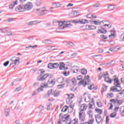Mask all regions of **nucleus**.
<instances>
[{"label": "nucleus", "mask_w": 124, "mask_h": 124, "mask_svg": "<svg viewBox=\"0 0 124 124\" xmlns=\"http://www.w3.org/2000/svg\"><path fill=\"white\" fill-rule=\"evenodd\" d=\"M21 90H22V88L21 87H18L15 89V92H20V91H21Z\"/></svg>", "instance_id": "nucleus-58"}, {"label": "nucleus", "mask_w": 124, "mask_h": 124, "mask_svg": "<svg viewBox=\"0 0 124 124\" xmlns=\"http://www.w3.org/2000/svg\"><path fill=\"white\" fill-rule=\"evenodd\" d=\"M37 47H38V46L35 45L34 46H26L25 48H26V49H28V48H32V49H35V48H37Z\"/></svg>", "instance_id": "nucleus-37"}, {"label": "nucleus", "mask_w": 124, "mask_h": 124, "mask_svg": "<svg viewBox=\"0 0 124 124\" xmlns=\"http://www.w3.org/2000/svg\"><path fill=\"white\" fill-rule=\"evenodd\" d=\"M90 81L91 80H90V76H86L85 77L84 79L78 82V86H81V85H82L83 87H85V86L88 85V83H89V82H90Z\"/></svg>", "instance_id": "nucleus-4"}, {"label": "nucleus", "mask_w": 124, "mask_h": 124, "mask_svg": "<svg viewBox=\"0 0 124 124\" xmlns=\"http://www.w3.org/2000/svg\"><path fill=\"white\" fill-rule=\"evenodd\" d=\"M71 82H72V83L73 84V85H76V84H77L76 78H73L71 79Z\"/></svg>", "instance_id": "nucleus-49"}, {"label": "nucleus", "mask_w": 124, "mask_h": 124, "mask_svg": "<svg viewBox=\"0 0 124 124\" xmlns=\"http://www.w3.org/2000/svg\"><path fill=\"white\" fill-rule=\"evenodd\" d=\"M110 34L108 35L109 38L110 39H114L117 37V34L116 33V31L114 29L110 31Z\"/></svg>", "instance_id": "nucleus-11"}, {"label": "nucleus", "mask_w": 124, "mask_h": 124, "mask_svg": "<svg viewBox=\"0 0 124 124\" xmlns=\"http://www.w3.org/2000/svg\"><path fill=\"white\" fill-rule=\"evenodd\" d=\"M45 83H42L41 84L40 87L38 88V91H40V92L43 91V88H47V86H44V84Z\"/></svg>", "instance_id": "nucleus-24"}, {"label": "nucleus", "mask_w": 124, "mask_h": 124, "mask_svg": "<svg viewBox=\"0 0 124 124\" xmlns=\"http://www.w3.org/2000/svg\"><path fill=\"white\" fill-rule=\"evenodd\" d=\"M8 29L7 28H2L0 29V31H2V32H4V33H6L7 32V31H8Z\"/></svg>", "instance_id": "nucleus-40"}, {"label": "nucleus", "mask_w": 124, "mask_h": 124, "mask_svg": "<svg viewBox=\"0 0 124 124\" xmlns=\"http://www.w3.org/2000/svg\"><path fill=\"white\" fill-rule=\"evenodd\" d=\"M88 106H86L85 104H82L80 106V108H79V111H81L82 112H84V111H86L87 110Z\"/></svg>", "instance_id": "nucleus-20"}, {"label": "nucleus", "mask_w": 124, "mask_h": 124, "mask_svg": "<svg viewBox=\"0 0 124 124\" xmlns=\"http://www.w3.org/2000/svg\"><path fill=\"white\" fill-rule=\"evenodd\" d=\"M67 109H68V107L65 106L63 107L61 111L62 112H66L67 111Z\"/></svg>", "instance_id": "nucleus-41"}, {"label": "nucleus", "mask_w": 124, "mask_h": 124, "mask_svg": "<svg viewBox=\"0 0 124 124\" xmlns=\"http://www.w3.org/2000/svg\"><path fill=\"white\" fill-rule=\"evenodd\" d=\"M95 111L96 112H97V113L100 114V115H101V114L102 113V110H101V109H100L99 108H95Z\"/></svg>", "instance_id": "nucleus-45"}, {"label": "nucleus", "mask_w": 124, "mask_h": 124, "mask_svg": "<svg viewBox=\"0 0 124 124\" xmlns=\"http://www.w3.org/2000/svg\"><path fill=\"white\" fill-rule=\"evenodd\" d=\"M63 81H64V78H59L57 79L58 83H63Z\"/></svg>", "instance_id": "nucleus-31"}, {"label": "nucleus", "mask_w": 124, "mask_h": 124, "mask_svg": "<svg viewBox=\"0 0 124 124\" xmlns=\"http://www.w3.org/2000/svg\"><path fill=\"white\" fill-rule=\"evenodd\" d=\"M116 116H117V113L116 112H112L110 114V118H115Z\"/></svg>", "instance_id": "nucleus-43"}, {"label": "nucleus", "mask_w": 124, "mask_h": 124, "mask_svg": "<svg viewBox=\"0 0 124 124\" xmlns=\"http://www.w3.org/2000/svg\"><path fill=\"white\" fill-rule=\"evenodd\" d=\"M7 35H14V34L12 33L11 31H9V29H8V31L6 32Z\"/></svg>", "instance_id": "nucleus-52"}, {"label": "nucleus", "mask_w": 124, "mask_h": 124, "mask_svg": "<svg viewBox=\"0 0 124 124\" xmlns=\"http://www.w3.org/2000/svg\"><path fill=\"white\" fill-rule=\"evenodd\" d=\"M98 29V30L97 31V33H106L107 32V31L102 26L99 27Z\"/></svg>", "instance_id": "nucleus-13"}, {"label": "nucleus", "mask_w": 124, "mask_h": 124, "mask_svg": "<svg viewBox=\"0 0 124 124\" xmlns=\"http://www.w3.org/2000/svg\"><path fill=\"white\" fill-rule=\"evenodd\" d=\"M42 2V0H37L35 2V4L36 6H40Z\"/></svg>", "instance_id": "nucleus-28"}, {"label": "nucleus", "mask_w": 124, "mask_h": 124, "mask_svg": "<svg viewBox=\"0 0 124 124\" xmlns=\"http://www.w3.org/2000/svg\"><path fill=\"white\" fill-rule=\"evenodd\" d=\"M106 91H107V86L106 85L103 86L101 89V92H106Z\"/></svg>", "instance_id": "nucleus-39"}, {"label": "nucleus", "mask_w": 124, "mask_h": 124, "mask_svg": "<svg viewBox=\"0 0 124 124\" xmlns=\"http://www.w3.org/2000/svg\"><path fill=\"white\" fill-rule=\"evenodd\" d=\"M91 101V98L90 97V95H87V96L85 98V102H90Z\"/></svg>", "instance_id": "nucleus-38"}, {"label": "nucleus", "mask_w": 124, "mask_h": 124, "mask_svg": "<svg viewBox=\"0 0 124 124\" xmlns=\"http://www.w3.org/2000/svg\"><path fill=\"white\" fill-rule=\"evenodd\" d=\"M120 112L121 116L124 117V106L120 108Z\"/></svg>", "instance_id": "nucleus-27"}, {"label": "nucleus", "mask_w": 124, "mask_h": 124, "mask_svg": "<svg viewBox=\"0 0 124 124\" xmlns=\"http://www.w3.org/2000/svg\"><path fill=\"white\" fill-rule=\"evenodd\" d=\"M94 122V120L91 118V119L89 120L88 122H87L88 124H93V123Z\"/></svg>", "instance_id": "nucleus-51"}, {"label": "nucleus", "mask_w": 124, "mask_h": 124, "mask_svg": "<svg viewBox=\"0 0 124 124\" xmlns=\"http://www.w3.org/2000/svg\"><path fill=\"white\" fill-rule=\"evenodd\" d=\"M52 6H54V7H56V8H58V7H61L62 4H60V3H52Z\"/></svg>", "instance_id": "nucleus-25"}, {"label": "nucleus", "mask_w": 124, "mask_h": 124, "mask_svg": "<svg viewBox=\"0 0 124 124\" xmlns=\"http://www.w3.org/2000/svg\"><path fill=\"white\" fill-rule=\"evenodd\" d=\"M101 37L103 39H107V38H108V37H107V36H105L104 35H101Z\"/></svg>", "instance_id": "nucleus-63"}, {"label": "nucleus", "mask_w": 124, "mask_h": 124, "mask_svg": "<svg viewBox=\"0 0 124 124\" xmlns=\"http://www.w3.org/2000/svg\"><path fill=\"white\" fill-rule=\"evenodd\" d=\"M116 48H117V47L114 46L113 48H110L109 50L110 51V52H115V49Z\"/></svg>", "instance_id": "nucleus-60"}, {"label": "nucleus", "mask_w": 124, "mask_h": 124, "mask_svg": "<svg viewBox=\"0 0 124 124\" xmlns=\"http://www.w3.org/2000/svg\"><path fill=\"white\" fill-rule=\"evenodd\" d=\"M107 97L108 98H112L114 97V94L112 93L107 94Z\"/></svg>", "instance_id": "nucleus-46"}, {"label": "nucleus", "mask_w": 124, "mask_h": 124, "mask_svg": "<svg viewBox=\"0 0 124 124\" xmlns=\"http://www.w3.org/2000/svg\"><path fill=\"white\" fill-rule=\"evenodd\" d=\"M69 73H70L69 71H65L63 72L62 74L63 75H64V76H68V75H69Z\"/></svg>", "instance_id": "nucleus-36"}, {"label": "nucleus", "mask_w": 124, "mask_h": 124, "mask_svg": "<svg viewBox=\"0 0 124 124\" xmlns=\"http://www.w3.org/2000/svg\"><path fill=\"white\" fill-rule=\"evenodd\" d=\"M38 22L37 21H31L29 23H28L29 26H32L33 25H35L36 24H38Z\"/></svg>", "instance_id": "nucleus-29"}, {"label": "nucleus", "mask_w": 124, "mask_h": 124, "mask_svg": "<svg viewBox=\"0 0 124 124\" xmlns=\"http://www.w3.org/2000/svg\"><path fill=\"white\" fill-rule=\"evenodd\" d=\"M59 29H62L63 30L64 28H68L69 26H71V24H67V22L66 21H60L59 22Z\"/></svg>", "instance_id": "nucleus-7"}, {"label": "nucleus", "mask_w": 124, "mask_h": 124, "mask_svg": "<svg viewBox=\"0 0 124 124\" xmlns=\"http://www.w3.org/2000/svg\"><path fill=\"white\" fill-rule=\"evenodd\" d=\"M51 77L49 74H46L43 76L40 75L38 77V81H41L42 82H43V81H45L46 80H47V79H49Z\"/></svg>", "instance_id": "nucleus-10"}, {"label": "nucleus", "mask_w": 124, "mask_h": 124, "mask_svg": "<svg viewBox=\"0 0 124 124\" xmlns=\"http://www.w3.org/2000/svg\"><path fill=\"white\" fill-rule=\"evenodd\" d=\"M81 73L83 74V75H86V74H87V70L85 69H82Z\"/></svg>", "instance_id": "nucleus-47"}, {"label": "nucleus", "mask_w": 124, "mask_h": 124, "mask_svg": "<svg viewBox=\"0 0 124 124\" xmlns=\"http://www.w3.org/2000/svg\"><path fill=\"white\" fill-rule=\"evenodd\" d=\"M102 76L104 77L105 79V81L107 82V83H108L109 84H111V83H112L113 80L109 78V77L108 76V72H106L103 75H101V74H100L98 76V80H101V78H102Z\"/></svg>", "instance_id": "nucleus-2"}, {"label": "nucleus", "mask_w": 124, "mask_h": 124, "mask_svg": "<svg viewBox=\"0 0 124 124\" xmlns=\"http://www.w3.org/2000/svg\"><path fill=\"white\" fill-rule=\"evenodd\" d=\"M66 102L67 104H70V106L71 107V108H72V107H71V99H69L68 98H66Z\"/></svg>", "instance_id": "nucleus-33"}, {"label": "nucleus", "mask_w": 124, "mask_h": 124, "mask_svg": "<svg viewBox=\"0 0 124 124\" xmlns=\"http://www.w3.org/2000/svg\"><path fill=\"white\" fill-rule=\"evenodd\" d=\"M121 41H124V33H122L120 36Z\"/></svg>", "instance_id": "nucleus-54"}, {"label": "nucleus", "mask_w": 124, "mask_h": 124, "mask_svg": "<svg viewBox=\"0 0 124 124\" xmlns=\"http://www.w3.org/2000/svg\"><path fill=\"white\" fill-rule=\"evenodd\" d=\"M99 5H100V4H99L98 3H96V4L93 5V7H99Z\"/></svg>", "instance_id": "nucleus-64"}, {"label": "nucleus", "mask_w": 124, "mask_h": 124, "mask_svg": "<svg viewBox=\"0 0 124 124\" xmlns=\"http://www.w3.org/2000/svg\"><path fill=\"white\" fill-rule=\"evenodd\" d=\"M94 88V85L93 84L90 85V86H88V89L89 90H93Z\"/></svg>", "instance_id": "nucleus-55"}, {"label": "nucleus", "mask_w": 124, "mask_h": 124, "mask_svg": "<svg viewBox=\"0 0 124 124\" xmlns=\"http://www.w3.org/2000/svg\"><path fill=\"white\" fill-rule=\"evenodd\" d=\"M23 6L24 11H30V10L32 9V7H33L32 3L31 2H28L24 5H23Z\"/></svg>", "instance_id": "nucleus-5"}, {"label": "nucleus", "mask_w": 124, "mask_h": 124, "mask_svg": "<svg viewBox=\"0 0 124 124\" xmlns=\"http://www.w3.org/2000/svg\"><path fill=\"white\" fill-rule=\"evenodd\" d=\"M18 4V0H15L13 1L9 5V8L10 9H13L15 7L16 5H17Z\"/></svg>", "instance_id": "nucleus-16"}, {"label": "nucleus", "mask_w": 124, "mask_h": 124, "mask_svg": "<svg viewBox=\"0 0 124 124\" xmlns=\"http://www.w3.org/2000/svg\"><path fill=\"white\" fill-rule=\"evenodd\" d=\"M110 102H112V103H114V104L117 103V100L114 99H111L109 100Z\"/></svg>", "instance_id": "nucleus-59"}, {"label": "nucleus", "mask_w": 124, "mask_h": 124, "mask_svg": "<svg viewBox=\"0 0 124 124\" xmlns=\"http://www.w3.org/2000/svg\"><path fill=\"white\" fill-rule=\"evenodd\" d=\"M35 11V12H38L40 11L38 14L39 16H43V15H45L46 13H48V10H47L46 7H43L41 9H36Z\"/></svg>", "instance_id": "nucleus-3"}, {"label": "nucleus", "mask_w": 124, "mask_h": 124, "mask_svg": "<svg viewBox=\"0 0 124 124\" xmlns=\"http://www.w3.org/2000/svg\"><path fill=\"white\" fill-rule=\"evenodd\" d=\"M77 24H78L79 23V24H88L89 23V21L87 20L86 19H79L77 21L75 22Z\"/></svg>", "instance_id": "nucleus-18"}, {"label": "nucleus", "mask_w": 124, "mask_h": 124, "mask_svg": "<svg viewBox=\"0 0 124 124\" xmlns=\"http://www.w3.org/2000/svg\"><path fill=\"white\" fill-rule=\"evenodd\" d=\"M47 67L49 69H54V65L52 63H49L47 65Z\"/></svg>", "instance_id": "nucleus-30"}, {"label": "nucleus", "mask_w": 124, "mask_h": 124, "mask_svg": "<svg viewBox=\"0 0 124 124\" xmlns=\"http://www.w3.org/2000/svg\"><path fill=\"white\" fill-rule=\"evenodd\" d=\"M109 116H106V124H109Z\"/></svg>", "instance_id": "nucleus-62"}, {"label": "nucleus", "mask_w": 124, "mask_h": 124, "mask_svg": "<svg viewBox=\"0 0 124 124\" xmlns=\"http://www.w3.org/2000/svg\"><path fill=\"white\" fill-rule=\"evenodd\" d=\"M67 124H78V119H75L74 120L72 121L70 120V122L68 123Z\"/></svg>", "instance_id": "nucleus-23"}, {"label": "nucleus", "mask_w": 124, "mask_h": 124, "mask_svg": "<svg viewBox=\"0 0 124 124\" xmlns=\"http://www.w3.org/2000/svg\"><path fill=\"white\" fill-rule=\"evenodd\" d=\"M16 12H24V7L23 5H19L16 8Z\"/></svg>", "instance_id": "nucleus-14"}, {"label": "nucleus", "mask_w": 124, "mask_h": 124, "mask_svg": "<svg viewBox=\"0 0 124 124\" xmlns=\"http://www.w3.org/2000/svg\"><path fill=\"white\" fill-rule=\"evenodd\" d=\"M103 27H105L106 29H110L111 28V27H112V25L111 24H105L103 25Z\"/></svg>", "instance_id": "nucleus-42"}, {"label": "nucleus", "mask_w": 124, "mask_h": 124, "mask_svg": "<svg viewBox=\"0 0 124 124\" xmlns=\"http://www.w3.org/2000/svg\"><path fill=\"white\" fill-rule=\"evenodd\" d=\"M43 43H47L48 44H52L53 42H52V41H51V40H50L46 39V40L43 41Z\"/></svg>", "instance_id": "nucleus-35"}, {"label": "nucleus", "mask_w": 124, "mask_h": 124, "mask_svg": "<svg viewBox=\"0 0 124 124\" xmlns=\"http://www.w3.org/2000/svg\"><path fill=\"white\" fill-rule=\"evenodd\" d=\"M60 95V92H57L54 93V96H59Z\"/></svg>", "instance_id": "nucleus-61"}, {"label": "nucleus", "mask_w": 124, "mask_h": 124, "mask_svg": "<svg viewBox=\"0 0 124 124\" xmlns=\"http://www.w3.org/2000/svg\"><path fill=\"white\" fill-rule=\"evenodd\" d=\"M92 103V104H91ZM91 103L89 104V108H93V105H94V102H93V99H92V101L91 102Z\"/></svg>", "instance_id": "nucleus-48"}, {"label": "nucleus", "mask_w": 124, "mask_h": 124, "mask_svg": "<svg viewBox=\"0 0 124 124\" xmlns=\"http://www.w3.org/2000/svg\"><path fill=\"white\" fill-rule=\"evenodd\" d=\"M109 43L110 45L113 46L116 43V42L114 40H111L109 42Z\"/></svg>", "instance_id": "nucleus-57"}, {"label": "nucleus", "mask_w": 124, "mask_h": 124, "mask_svg": "<svg viewBox=\"0 0 124 124\" xmlns=\"http://www.w3.org/2000/svg\"><path fill=\"white\" fill-rule=\"evenodd\" d=\"M108 9L109 11H112V10H114L115 9V5H109L108 6Z\"/></svg>", "instance_id": "nucleus-26"}, {"label": "nucleus", "mask_w": 124, "mask_h": 124, "mask_svg": "<svg viewBox=\"0 0 124 124\" xmlns=\"http://www.w3.org/2000/svg\"><path fill=\"white\" fill-rule=\"evenodd\" d=\"M56 81L55 79H48L47 83L45 82L44 87H46V88H52L54 85H55Z\"/></svg>", "instance_id": "nucleus-8"}, {"label": "nucleus", "mask_w": 124, "mask_h": 124, "mask_svg": "<svg viewBox=\"0 0 124 124\" xmlns=\"http://www.w3.org/2000/svg\"><path fill=\"white\" fill-rule=\"evenodd\" d=\"M69 119V115H67L65 117H62V122H65V121H68Z\"/></svg>", "instance_id": "nucleus-44"}, {"label": "nucleus", "mask_w": 124, "mask_h": 124, "mask_svg": "<svg viewBox=\"0 0 124 124\" xmlns=\"http://www.w3.org/2000/svg\"><path fill=\"white\" fill-rule=\"evenodd\" d=\"M90 22H91V23H92V24H94V25H101V23H103V24H104L105 23V21H101L99 20L93 21L92 19L90 20Z\"/></svg>", "instance_id": "nucleus-12"}, {"label": "nucleus", "mask_w": 124, "mask_h": 124, "mask_svg": "<svg viewBox=\"0 0 124 124\" xmlns=\"http://www.w3.org/2000/svg\"><path fill=\"white\" fill-rule=\"evenodd\" d=\"M53 93V90L52 89L49 90L47 92L48 96H50V94H52Z\"/></svg>", "instance_id": "nucleus-56"}, {"label": "nucleus", "mask_w": 124, "mask_h": 124, "mask_svg": "<svg viewBox=\"0 0 124 124\" xmlns=\"http://www.w3.org/2000/svg\"><path fill=\"white\" fill-rule=\"evenodd\" d=\"M10 61L14 62L10 64V66L12 68H13L15 65H18V64L20 63V58L19 57H17V59L15 60H13V59H10Z\"/></svg>", "instance_id": "nucleus-9"}, {"label": "nucleus", "mask_w": 124, "mask_h": 124, "mask_svg": "<svg viewBox=\"0 0 124 124\" xmlns=\"http://www.w3.org/2000/svg\"><path fill=\"white\" fill-rule=\"evenodd\" d=\"M59 65V68L60 70H66L68 69V68L67 67H65V65L63 62H60Z\"/></svg>", "instance_id": "nucleus-15"}, {"label": "nucleus", "mask_w": 124, "mask_h": 124, "mask_svg": "<svg viewBox=\"0 0 124 124\" xmlns=\"http://www.w3.org/2000/svg\"><path fill=\"white\" fill-rule=\"evenodd\" d=\"M72 68L73 69V73H75L77 74V73H78V71H79V67L77 66H74L72 67Z\"/></svg>", "instance_id": "nucleus-22"}, {"label": "nucleus", "mask_w": 124, "mask_h": 124, "mask_svg": "<svg viewBox=\"0 0 124 124\" xmlns=\"http://www.w3.org/2000/svg\"><path fill=\"white\" fill-rule=\"evenodd\" d=\"M96 104L98 106V107H102V104L101 103V102L98 101L96 102Z\"/></svg>", "instance_id": "nucleus-53"}, {"label": "nucleus", "mask_w": 124, "mask_h": 124, "mask_svg": "<svg viewBox=\"0 0 124 124\" xmlns=\"http://www.w3.org/2000/svg\"><path fill=\"white\" fill-rule=\"evenodd\" d=\"M114 85L116 88L113 89L114 92H120L122 91V87H121V83L118 78H115L113 79Z\"/></svg>", "instance_id": "nucleus-1"}, {"label": "nucleus", "mask_w": 124, "mask_h": 124, "mask_svg": "<svg viewBox=\"0 0 124 124\" xmlns=\"http://www.w3.org/2000/svg\"><path fill=\"white\" fill-rule=\"evenodd\" d=\"M85 30H96V27L93 25H86Z\"/></svg>", "instance_id": "nucleus-19"}, {"label": "nucleus", "mask_w": 124, "mask_h": 124, "mask_svg": "<svg viewBox=\"0 0 124 124\" xmlns=\"http://www.w3.org/2000/svg\"><path fill=\"white\" fill-rule=\"evenodd\" d=\"M87 115L89 116V118L90 119H92L93 118V111L92 110H90L87 112Z\"/></svg>", "instance_id": "nucleus-32"}, {"label": "nucleus", "mask_w": 124, "mask_h": 124, "mask_svg": "<svg viewBox=\"0 0 124 124\" xmlns=\"http://www.w3.org/2000/svg\"><path fill=\"white\" fill-rule=\"evenodd\" d=\"M5 115L6 117H7L9 116V114H10V108L7 107L5 108Z\"/></svg>", "instance_id": "nucleus-21"}, {"label": "nucleus", "mask_w": 124, "mask_h": 124, "mask_svg": "<svg viewBox=\"0 0 124 124\" xmlns=\"http://www.w3.org/2000/svg\"><path fill=\"white\" fill-rule=\"evenodd\" d=\"M60 66V64L59 63H53V69H57Z\"/></svg>", "instance_id": "nucleus-34"}, {"label": "nucleus", "mask_w": 124, "mask_h": 124, "mask_svg": "<svg viewBox=\"0 0 124 124\" xmlns=\"http://www.w3.org/2000/svg\"><path fill=\"white\" fill-rule=\"evenodd\" d=\"M95 118L96 120V122L97 124H99L101 123V121H102V119L101 118V116L99 114H97L95 115Z\"/></svg>", "instance_id": "nucleus-17"}, {"label": "nucleus", "mask_w": 124, "mask_h": 124, "mask_svg": "<svg viewBox=\"0 0 124 124\" xmlns=\"http://www.w3.org/2000/svg\"><path fill=\"white\" fill-rule=\"evenodd\" d=\"M78 117L81 124H84V121H85V118L86 117L85 112L79 111L78 112Z\"/></svg>", "instance_id": "nucleus-6"}, {"label": "nucleus", "mask_w": 124, "mask_h": 124, "mask_svg": "<svg viewBox=\"0 0 124 124\" xmlns=\"http://www.w3.org/2000/svg\"><path fill=\"white\" fill-rule=\"evenodd\" d=\"M68 97L67 98H69V99H72L73 98L74 95L73 94H67Z\"/></svg>", "instance_id": "nucleus-50"}]
</instances>
